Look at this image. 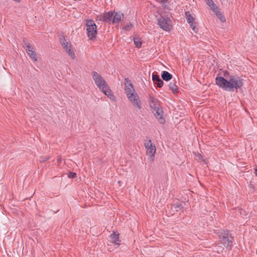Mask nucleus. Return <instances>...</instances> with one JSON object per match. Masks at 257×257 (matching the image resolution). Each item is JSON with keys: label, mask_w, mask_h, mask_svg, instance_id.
<instances>
[{"label": "nucleus", "mask_w": 257, "mask_h": 257, "mask_svg": "<svg viewBox=\"0 0 257 257\" xmlns=\"http://www.w3.org/2000/svg\"><path fill=\"white\" fill-rule=\"evenodd\" d=\"M243 79L237 75H232L230 79H225L221 76H217L215 78V83L223 90L233 92H237L243 85Z\"/></svg>", "instance_id": "1"}, {"label": "nucleus", "mask_w": 257, "mask_h": 257, "mask_svg": "<svg viewBox=\"0 0 257 257\" xmlns=\"http://www.w3.org/2000/svg\"><path fill=\"white\" fill-rule=\"evenodd\" d=\"M92 76L95 84L99 89L111 100H114L115 96L102 76L96 71L92 72Z\"/></svg>", "instance_id": "2"}, {"label": "nucleus", "mask_w": 257, "mask_h": 257, "mask_svg": "<svg viewBox=\"0 0 257 257\" xmlns=\"http://www.w3.org/2000/svg\"><path fill=\"white\" fill-rule=\"evenodd\" d=\"M123 14L120 11H110L100 15L99 20L104 22L118 24L123 19Z\"/></svg>", "instance_id": "3"}, {"label": "nucleus", "mask_w": 257, "mask_h": 257, "mask_svg": "<svg viewBox=\"0 0 257 257\" xmlns=\"http://www.w3.org/2000/svg\"><path fill=\"white\" fill-rule=\"evenodd\" d=\"M85 21L87 37L90 40H94L97 34V26L91 19H86Z\"/></svg>", "instance_id": "4"}, {"label": "nucleus", "mask_w": 257, "mask_h": 257, "mask_svg": "<svg viewBox=\"0 0 257 257\" xmlns=\"http://www.w3.org/2000/svg\"><path fill=\"white\" fill-rule=\"evenodd\" d=\"M220 241L228 250H231L232 247L233 237L231 236L228 230L223 231L219 236Z\"/></svg>", "instance_id": "5"}, {"label": "nucleus", "mask_w": 257, "mask_h": 257, "mask_svg": "<svg viewBox=\"0 0 257 257\" xmlns=\"http://www.w3.org/2000/svg\"><path fill=\"white\" fill-rule=\"evenodd\" d=\"M171 22L170 18L165 15H161L158 19V24L165 31H170L171 30Z\"/></svg>", "instance_id": "6"}, {"label": "nucleus", "mask_w": 257, "mask_h": 257, "mask_svg": "<svg viewBox=\"0 0 257 257\" xmlns=\"http://www.w3.org/2000/svg\"><path fill=\"white\" fill-rule=\"evenodd\" d=\"M144 145L147 149V154L149 156L148 160L150 162H153L154 160V154L156 152V147L153 145L151 140H149L144 143Z\"/></svg>", "instance_id": "7"}, {"label": "nucleus", "mask_w": 257, "mask_h": 257, "mask_svg": "<svg viewBox=\"0 0 257 257\" xmlns=\"http://www.w3.org/2000/svg\"><path fill=\"white\" fill-rule=\"evenodd\" d=\"M127 97L136 108L139 110L142 108V102L137 92L127 96Z\"/></svg>", "instance_id": "8"}, {"label": "nucleus", "mask_w": 257, "mask_h": 257, "mask_svg": "<svg viewBox=\"0 0 257 257\" xmlns=\"http://www.w3.org/2000/svg\"><path fill=\"white\" fill-rule=\"evenodd\" d=\"M185 16L186 18L187 22L190 25V28H192L194 33H197L198 29L196 27L197 23L194 22L195 19L189 11H187L185 13Z\"/></svg>", "instance_id": "9"}, {"label": "nucleus", "mask_w": 257, "mask_h": 257, "mask_svg": "<svg viewBox=\"0 0 257 257\" xmlns=\"http://www.w3.org/2000/svg\"><path fill=\"white\" fill-rule=\"evenodd\" d=\"M124 90L126 96L134 94L136 92L134 86L128 78H126L124 80Z\"/></svg>", "instance_id": "10"}, {"label": "nucleus", "mask_w": 257, "mask_h": 257, "mask_svg": "<svg viewBox=\"0 0 257 257\" xmlns=\"http://www.w3.org/2000/svg\"><path fill=\"white\" fill-rule=\"evenodd\" d=\"M153 113L156 117L159 120V121L161 124H164L165 122V119L163 116V111L161 106L157 107L152 110Z\"/></svg>", "instance_id": "11"}, {"label": "nucleus", "mask_w": 257, "mask_h": 257, "mask_svg": "<svg viewBox=\"0 0 257 257\" xmlns=\"http://www.w3.org/2000/svg\"><path fill=\"white\" fill-rule=\"evenodd\" d=\"M148 102L152 110L161 106L160 101L154 97L152 94H149Z\"/></svg>", "instance_id": "12"}, {"label": "nucleus", "mask_w": 257, "mask_h": 257, "mask_svg": "<svg viewBox=\"0 0 257 257\" xmlns=\"http://www.w3.org/2000/svg\"><path fill=\"white\" fill-rule=\"evenodd\" d=\"M152 80L159 88H161L163 86L164 82L160 78L159 75L153 73L152 75Z\"/></svg>", "instance_id": "13"}, {"label": "nucleus", "mask_w": 257, "mask_h": 257, "mask_svg": "<svg viewBox=\"0 0 257 257\" xmlns=\"http://www.w3.org/2000/svg\"><path fill=\"white\" fill-rule=\"evenodd\" d=\"M119 234L116 232H113L110 236V241L116 244H119Z\"/></svg>", "instance_id": "14"}, {"label": "nucleus", "mask_w": 257, "mask_h": 257, "mask_svg": "<svg viewBox=\"0 0 257 257\" xmlns=\"http://www.w3.org/2000/svg\"><path fill=\"white\" fill-rule=\"evenodd\" d=\"M23 47L25 49L27 52L28 51L29 49H30V51H33L34 50V47L30 44L29 41L26 38L23 39Z\"/></svg>", "instance_id": "15"}, {"label": "nucleus", "mask_w": 257, "mask_h": 257, "mask_svg": "<svg viewBox=\"0 0 257 257\" xmlns=\"http://www.w3.org/2000/svg\"><path fill=\"white\" fill-rule=\"evenodd\" d=\"M64 50L68 53V54L70 56L71 58L74 59L75 57V53L73 50L71 48V45H65L64 46Z\"/></svg>", "instance_id": "16"}, {"label": "nucleus", "mask_w": 257, "mask_h": 257, "mask_svg": "<svg viewBox=\"0 0 257 257\" xmlns=\"http://www.w3.org/2000/svg\"><path fill=\"white\" fill-rule=\"evenodd\" d=\"M177 82L174 80V82H171L169 85L170 90H171L174 94H177L178 92V87L176 84Z\"/></svg>", "instance_id": "17"}, {"label": "nucleus", "mask_w": 257, "mask_h": 257, "mask_svg": "<svg viewBox=\"0 0 257 257\" xmlns=\"http://www.w3.org/2000/svg\"><path fill=\"white\" fill-rule=\"evenodd\" d=\"M161 77L164 81H168L170 80L172 77L173 76L171 74L169 73L168 71H163L162 72V73L161 74Z\"/></svg>", "instance_id": "18"}, {"label": "nucleus", "mask_w": 257, "mask_h": 257, "mask_svg": "<svg viewBox=\"0 0 257 257\" xmlns=\"http://www.w3.org/2000/svg\"><path fill=\"white\" fill-rule=\"evenodd\" d=\"M209 7L210 8V9L212 10V11L214 12L217 16L219 17L222 15L221 12L219 11V9L214 3Z\"/></svg>", "instance_id": "19"}, {"label": "nucleus", "mask_w": 257, "mask_h": 257, "mask_svg": "<svg viewBox=\"0 0 257 257\" xmlns=\"http://www.w3.org/2000/svg\"><path fill=\"white\" fill-rule=\"evenodd\" d=\"M27 54L29 57L35 61H37L38 60L37 54L34 50L33 51H30V49H29L27 52Z\"/></svg>", "instance_id": "20"}, {"label": "nucleus", "mask_w": 257, "mask_h": 257, "mask_svg": "<svg viewBox=\"0 0 257 257\" xmlns=\"http://www.w3.org/2000/svg\"><path fill=\"white\" fill-rule=\"evenodd\" d=\"M134 42L136 47L138 48H140L142 47V41L141 38L139 37H135L134 39Z\"/></svg>", "instance_id": "21"}, {"label": "nucleus", "mask_w": 257, "mask_h": 257, "mask_svg": "<svg viewBox=\"0 0 257 257\" xmlns=\"http://www.w3.org/2000/svg\"><path fill=\"white\" fill-rule=\"evenodd\" d=\"M171 209L173 211H179L183 207L181 206L180 204H174L171 205Z\"/></svg>", "instance_id": "22"}, {"label": "nucleus", "mask_w": 257, "mask_h": 257, "mask_svg": "<svg viewBox=\"0 0 257 257\" xmlns=\"http://www.w3.org/2000/svg\"><path fill=\"white\" fill-rule=\"evenodd\" d=\"M134 24L130 23L128 24H126L125 25H124V26L122 28V29L126 32L130 31L131 29L134 27Z\"/></svg>", "instance_id": "23"}, {"label": "nucleus", "mask_w": 257, "mask_h": 257, "mask_svg": "<svg viewBox=\"0 0 257 257\" xmlns=\"http://www.w3.org/2000/svg\"><path fill=\"white\" fill-rule=\"evenodd\" d=\"M59 37L60 42L62 45H64V43H66V42H68L67 41L66 37H64L63 35H59Z\"/></svg>", "instance_id": "24"}, {"label": "nucleus", "mask_w": 257, "mask_h": 257, "mask_svg": "<svg viewBox=\"0 0 257 257\" xmlns=\"http://www.w3.org/2000/svg\"><path fill=\"white\" fill-rule=\"evenodd\" d=\"M223 77H224L225 79H227V78L230 79V77L232 76V75H230L229 72L226 70L224 71L223 72Z\"/></svg>", "instance_id": "25"}, {"label": "nucleus", "mask_w": 257, "mask_h": 257, "mask_svg": "<svg viewBox=\"0 0 257 257\" xmlns=\"http://www.w3.org/2000/svg\"><path fill=\"white\" fill-rule=\"evenodd\" d=\"M68 176L70 178H75L77 177L76 174L74 172H69Z\"/></svg>", "instance_id": "26"}, {"label": "nucleus", "mask_w": 257, "mask_h": 257, "mask_svg": "<svg viewBox=\"0 0 257 257\" xmlns=\"http://www.w3.org/2000/svg\"><path fill=\"white\" fill-rule=\"evenodd\" d=\"M50 159L49 157H42L41 158L40 162L44 163Z\"/></svg>", "instance_id": "27"}, {"label": "nucleus", "mask_w": 257, "mask_h": 257, "mask_svg": "<svg viewBox=\"0 0 257 257\" xmlns=\"http://www.w3.org/2000/svg\"><path fill=\"white\" fill-rule=\"evenodd\" d=\"M205 1H206V4L208 6H210V5H211L212 4L214 3V2L212 0H205Z\"/></svg>", "instance_id": "28"}, {"label": "nucleus", "mask_w": 257, "mask_h": 257, "mask_svg": "<svg viewBox=\"0 0 257 257\" xmlns=\"http://www.w3.org/2000/svg\"><path fill=\"white\" fill-rule=\"evenodd\" d=\"M158 2H159L162 4H165L167 3L168 0H157Z\"/></svg>", "instance_id": "29"}, {"label": "nucleus", "mask_w": 257, "mask_h": 257, "mask_svg": "<svg viewBox=\"0 0 257 257\" xmlns=\"http://www.w3.org/2000/svg\"><path fill=\"white\" fill-rule=\"evenodd\" d=\"M68 45H71V43H70V42H66V43H64V45H62V46H63V47L64 48V46L65 45H67V46H68Z\"/></svg>", "instance_id": "30"}, {"label": "nucleus", "mask_w": 257, "mask_h": 257, "mask_svg": "<svg viewBox=\"0 0 257 257\" xmlns=\"http://www.w3.org/2000/svg\"><path fill=\"white\" fill-rule=\"evenodd\" d=\"M254 174H255V176L257 177V168L256 169H255Z\"/></svg>", "instance_id": "31"}]
</instances>
